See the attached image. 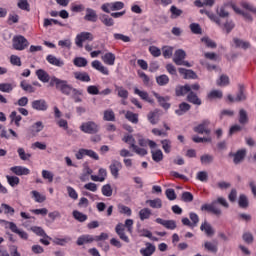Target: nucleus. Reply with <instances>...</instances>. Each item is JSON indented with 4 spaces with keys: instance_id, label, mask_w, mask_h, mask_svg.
<instances>
[{
    "instance_id": "obj_1",
    "label": "nucleus",
    "mask_w": 256,
    "mask_h": 256,
    "mask_svg": "<svg viewBox=\"0 0 256 256\" xmlns=\"http://www.w3.org/2000/svg\"><path fill=\"white\" fill-rule=\"evenodd\" d=\"M49 86L55 87L56 91H59L60 93H62V95H66V96L71 95V93H75V95L79 93L77 89L74 88L73 85L69 84L67 80H62L55 76H53L50 79Z\"/></svg>"
},
{
    "instance_id": "obj_2",
    "label": "nucleus",
    "mask_w": 256,
    "mask_h": 256,
    "mask_svg": "<svg viewBox=\"0 0 256 256\" xmlns=\"http://www.w3.org/2000/svg\"><path fill=\"white\" fill-rule=\"evenodd\" d=\"M100 129L101 126L93 121L84 122L80 126V130L88 135H97Z\"/></svg>"
},
{
    "instance_id": "obj_3",
    "label": "nucleus",
    "mask_w": 256,
    "mask_h": 256,
    "mask_svg": "<svg viewBox=\"0 0 256 256\" xmlns=\"http://www.w3.org/2000/svg\"><path fill=\"white\" fill-rule=\"evenodd\" d=\"M0 223H4V225H9L10 231H12V233H16V235H19L21 239H24V241H27V239H29V234H27V232L23 230H19V228H17V224H15L14 222L0 219Z\"/></svg>"
},
{
    "instance_id": "obj_4",
    "label": "nucleus",
    "mask_w": 256,
    "mask_h": 256,
    "mask_svg": "<svg viewBox=\"0 0 256 256\" xmlns=\"http://www.w3.org/2000/svg\"><path fill=\"white\" fill-rule=\"evenodd\" d=\"M93 39H95V37L91 32H81L76 36L75 44L80 49H83V43H85V41L91 42Z\"/></svg>"
},
{
    "instance_id": "obj_5",
    "label": "nucleus",
    "mask_w": 256,
    "mask_h": 256,
    "mask_svg": "<svg viewBox=\"0 0 256 256\" xmlns=\"http://www.w3.org/2000/svg\"><path fill=\"white\" fill-rule=\"evenodd\" d=\"M125 3L121 1L112 2V3H105L101 6L102 11L104 13H111V11H121V9H124Z\"/></svg>"
},
{
    "instance_id": "obj_6",
    "label": "nucleus",
    "mask_w": 256,
    "mask_h": 256,
    "mask_svg": "<svg viewBox=\"0 0 256 256\" xmlns=\"http://www.w3.org/2000/svg\"><path fill=\"white\" fill-rule=\"evenodd\" d=\"M13 47L16 51H23L29 47V41L26 40L25 36H15L13 38Z\"/></svg>"
},
{
    "instance_id": "obj_7",
    "label": "nucleus",
    "mask_w": 256,
    "mask_h": 256,
    "mask_svg": "<svg viewBox=\"0 0 256 256\" xmlns=\"http://www.w3.org/2000/svg\"><path fill=\"white\" fill-rule=\"evenodd\" d=\"M85 155L87 157H91V159H94V161H99V155L96 154L95 151L89 150V149H83V148L80 149L78 153H76V159L81 160L83 159V157H85Z\"/></svg>"
},
{
    "instance_id": "obj_8",
    "label": "nucleus",
    "mask_w": 256,
    "mask_h": 256,
    "mask_svg": "<svg viewBox=\"0 0 256 256\" xmlns=\"http://www.w3.org/2000/svg\"><path fill=\"white\" fill-rule=\"evenodd\" d=\"M109 169L114 179H119V171L123 169V164L119 160H112Z\"/></svg>"
},
{
    "instance_id": "obj_9",
    "label": "nucleus",
    "mask_w": 256,
    "mask_h": 256,
    "mask_svg": "<svg viewBox=\"0 0 256 256\" xmlns=\"http://www.w3.org/2000/svg\"><path fill=\"white\" fill-rule=\"evenodd\" d=\"M209 120H204L201 124L194 127L193 131L194 133H198L199 135H211V129H209Z\"/></svg>"
},
{
    "instance_id": "obj_10",
    "label": "nucleus",
    "mask_w": 256,
    "mask_h": 256,
    "mask_svg": "<svg viewBox=\"0 0 256 256\" xmlns=\"http://www.w3.org/2000/svg\"><path fill=\"white\" fill-rule=\"evenodd\" d=\"M154 97L157 98V101L163 109L167 110L171 108V104L168 101H171V96H161L159 93L154 92L153 93Z\"/></svg>"
},
{
    "instance_id": "obj_11",
    "label": "nucleus",
    "mask_w": 256,
    "mask_h": 256,
    "mask_svg": "<svg viewBox=\"0 0 256 256\" xmlns=\"http://www.w3.org/2000/svg\"><path fill=\"white\" fill-rule=\"evenodd\" d=\"M246 155H247V150L245 149L238 150L236 153H233V152L229 153V157H234L233 163L235 165H239V163L244 161Z\"/></svg>"
},
{
    "instance_id": "obj_12",
    "label": "nucleus",
    "mask_w": 256,
    "mask_h": 256,
    "mask_svg": "<svg viewBox=\"0 0 256 256\" xmlns=\"http://www.w3.org/2000/svg\"><path fill=\"white\" fill-rule=\"evenodd\" d=\"M32 109L35 111H47L49 109V105L45 99H39L32 101Z\"/></svg>"
},
{
    "instance_id": "obj_13",
    "label": "nucleus",
    "mask_w": 256,
    "mask_h": 256,
    "mask_svg": "<svg viewBox=\"0 0 256 256\" xmlns=\"http://www.w3.org/2000/svg\"><path fill=\"white\" fill-rule=\"evenodd\" d=\"M201 211H207L208 213H213L214 215H221V209L216 206V202L211 204H203L201 206Z\"/></svg>"
},
{
    "instance_id": "obj_14",
    "label": "nucleus",
    "mask_w": 256,
    "mask_h": 256,
    "mask_svg": "<svg viewBox=\"0 0 256 256\" xmlns=\"http://www.w3.org/2000/svg\"><path fill=\"white\" fill-rule=\"evenodd\" d=\"M97 19H99L97 11H95L93 8H87L86 14L84 16V21H88L90 23H97Z\"/></svg>"
},
{
    "instance_id": "obj_15",
    "label": "nucleus",
    "mask_w": 256,
    "mask_h": 256,
    "mask_svg": "<svg viewBox=\"0 0 256 256\" xmlns=\"http://www.w3.org/2000/svg\"><path fill=\"white\" fill-rule=\"evenodd\" d=\"M155 221L170 231L177 229V222H175V220H163L162 218H157Z\"/></svg>"
},
{
    "instance_id": "obj_16",
    "label": "nucleus",
    "mask_w": 256,
    "mask_h": 256,
    "mask_svg": "<svg viewBox=\"0 0 256 256\" xmlns=\"http://www.w3.org/2000/svg\"><path fill=\"white\" fill-rule=\"evenodd\" d=\"M191 93V86L189 84H186L184 86L178 85L175 88V95L176 97H184V95H187Z\"/></svg>"
},
{
    "instance_id": "obj_17",
    "label": "nucleus",
    "mask_w": 256,
    "mask_h": 256,
    "mask_svg": "<svg viewBox=\"0 0 256 256\" xmlns=\"http://www.w3.org/2000/svg\"><path fill=\"white\" fill-rule=\"evenodd\" d=\"M185 57H187V53L183 49L176 50L173 58L175 65H181Z\"/></svg>"
},
{
    "instance_id": "obj_18",
    "label": "nucleus",
    "mask_w": 256,
    "mask_h": 256,
    "mask_svg": "<svg viewBox=\"0 0 256 256\" xmlns=\"http://www.w3.org/2000/svg\"><path fill=\"white\" fill-rule=\"evenodd\" d=\"M134 93H135V95H139V97L141 99H143V101H147V103H150L151 105H153L155 103V100H153V98L149 97V93H147L145 91H141V90H139V88H135Z\"/></svg>"
},
{
    "instance_id": "obj_19",
    "label": "nucleus",
    "mask_w": 256,
    "mask_h": 256,
    "mask_svg": "<svg viewBox=\"0 0 256 256\" xmlns=\"http://www.w3.org/2000/svg\"><path fill=\"white\" fill-rule=\"evenodd\" d=\"M45 129V126L43 125V122L38 121L35 122L31 127H30V134L32 137H35L37 133H41Z\"/></svg>"
},
{
    "instance_id": "obj_20",
    "label": "nucleus",
    "mask_w": 256,
    "mask_h": 256,
    "mask_svg": "<svg viewBox=\"0 0 256 256\" xmlns=\"http://www.w3.org/2000/svg\"><path fill=\"white\" fill-rule=\"evenodd\" d=\"M10 171H12V173H14V175H29V173H31V170H29L26 167L23 166H14L10 168Z\"/></svg>"
},
{
    "instance_id": "obj_21",
    "label": "nucleus",
    "mask_w": 256,
    "mask_h": 256,
    "mask_svg": "<svg viewBox=\"0 0 256 256\" xmlns=\"http://www.w3.org/2000/svg\"><path fill=\"white\" fill-rule=\"evenodd\" d=\"M115 231L122 241L129 243V237H127L125 234V228L123 227V224L119 223L116 226Z\"/></svg>"
},
{
    "instance_id": "obj_22",
    "label": "nucleus",
    "mask_w": 256,
    "mask_h": 256,
    "mask_svg": "<svg viewBox=\"0 0 256 256\" xmlns=\"http://www.w3.org/2000/svg\"><path fill=\"white\" fill-rule=\"evenodd\" d=\"M92 67L102 73V75H109V69L103 66V64L99 60H94L92 62Z\"/></svg>"
},
{
    "instance_id": "obj_23",
    "label": "nucleus",
    "mask_w": 256,
    "mask_h": 256,
    "mask_svg": "<svg viewBox=\"0 0 256 256\" xmlns=\"http://www.w3.org/2000/svg\"><path fill=\"white\" fill-rule=\"evenodd\" d=\"M31 231L35 233V235H38V237H43L44 239H48L51 241V237L45 233V230L39 226H33L31 227Z\"/></svg>"
},
{
    "instance_id": "obj_24",
    "label": "nucleus",
    "mask_w": 256,
    "mask_h": 256,
    "mask_svg": "<svg viewBox=\"0 0 256 256\" xmlns=\"http://www.w3.org/2000/svg\"><path fill=\"white\" fill-rule=\"evenodd\" d=\"M178 71H179L180 75H184V79H197V74L193 70L179 68Z\"/></svg>"
},
{
    "instance_id": "obj_25",
    "label": "nucleus",
    "mask_w": 256,
    "mask_h": 256,
    "mask_svg": "<svg viewBox=\"0 0 256 256\" xmlns=\"http://www.w3.org/2000/svg\"><path fill=\"white\" fill-rule=\"evenodd\" d=\"M187 111H191V106L189 103L187 102H182L179 104V108L177 110H175L176 115H185V113H187Z\"/></svg>"
},
{
    "instance_id": "obj_26",
    "label": "nucleus",
    "mask_w": 256,
    "mask_h": 256,
    "mask_svg": "<svg viewBox=\"0 0 256 256\" xmlns=\"http://www.w3.org/2000/svg\"><path fill=\"white\" fill-rule=\"evenodd\" d=\"M74 77L77 81H82L83 83H89L91 81V76L87 72H75Z\"/></svg>"
},
{
    "instance_id": "obj_27",
    "label": "nucleus",
    "mask_w": 256,
    "mask_h": 256,
    "mask_svg": "<svg viewBox=\"0 0 256 256\" xmlns=\"http://www.w3.org/2000/svg\"><path fill=\"white\" fill-rule=\"evenodd\" d=\"M155 250H156L155 245L148 242L146 243V248H142L140 250V253L143 256H151L153 255V253H155Z\"/></svg>"
},
{
    "instance_id": "obj_28",
    "label": "nucleus",
    "mask_w": 256,
    "mask_h": 256,
    "mask_svg": "<svg viewBox=\"0 0 256 256\" xmlns=\"http://www.w3.org/2000/svg\"><path fill=\"white\" fill-rule=\"evenodd\" d=\"M233 41H234L235 47L237 49L247 50V49H250V47H251V43H249L247 41H243L239 38H234Z\"/></svg>"
},
{
    "instance_id": "obj_29",
    "label": "nucleus",
    "mask_w": 256,
    "mask_h": 256,
    "mask_svg": "<svg viewBox=\"0 0 256 256\" xmlns=\"http://www.w3.org/2000/svg\"><path fill=\"white\" fill-rule=\"evenodd\" d=\"M200 230L204 231L208 237H213V235H215V230H213V227L211 224L207 223V221L201 224Z\"/></svg>"
},
{
    "instance_id": "obj_30",
    "label": "nucleus",
    "mask_w": 256,
    "mask_h": 256,
    "mask_svg": "<svg viewBox=\"0 0 256 256\" xmlns=\"http://www.w3.org/2000/svg\"><path fill=\"white\" fill-rule=\"evenodd\" d=\"M187 101L188 103H192V105H201L202 101L197 96V94L193 91H190V93L187 95Z\"/></svg>"
},
{
    "instance_id": "obj_31",
    "label": "nucleus",
    "mask_w": 256,
    "mask_h": 256,
    "mask_svg": "<svg viewBox=\"0 0 256 256\" xmlns=\"http://www.w3.org/2000/svg\"><path fill=\"white\" fill-rule=\"evenodd\" d=\"M99 19L101 23L105 25V27H113V25H115V20H113V18L109 17L107 14L100 15Z\"/></svg>"
},
{
    "instance_id": "obj_32",
    "label": "nucleus",
    "mask_w": 256,
    "mask_h": 256,
    "mask_svg": "<svg viewBox=\"0 0 256 256\" xmlns=\"http://www.w3.org/2000/svg\"><path fill=\"white\" fill-rule=\"evenodd\" d=\"M36 75H37L38 79L40 81H42V83H49V80L51 79V77L49 76V73H47L43 69L37 70Z\"/></svg>"
},
{
    "instance_id": "obj_33",
    "label": "nucleus",
    "mask_w": 256,
    "mask_h": 256,
    "mask_svg": "<svg viewBox=\"0 0 256 256\" xmlns=\"http://www.w3.org/2000/svg\"><path fill=\"white\" fill-rule=\"evenodd\" d=\"M46 61H48V63H50V65H55L56 67H63V65H65V63L63 61H61L60 59H58L57 57H55L53 55H48L46 57Z\"/></svg>"
},
{
    "instance_id": "obj_34",
    "label": "nucleus",
    "mask_w": 256,
    "mask_h": 256,
    "mask_svg": "<svg viewBox=\"0 0 256 256\" xmlns=\"http://www.w3.org/2000/svg\"><path fill=\"white\" fill-rule=\"evenodd\" d=\"M239 123L240 125H247V123H249V115L247 114V110H239Z\"/></svg>"
},
{
    "instance_id": "obj_35",
    "label": "nucleus",
    "mask_w": 256,
    "mask_h": 256,
    "mask_svg": "<svg viewBox=\"0 0 256 256\" xmlns=\"http://www.w3.org/2000/svg\"><path fill=\"white\" fill-rule=\"evenodd\" d=\"M246 100H247V95H245V86L239 85V90L236 95L235 101L239 103L241 101H246Z\"/></svg>"
},
{
    "instance_id": "obj_36",
    "label": "nucleus",
    "mask_w": 256,
    "mask_h": 256,
    "mask_svg": "<svg viewBox=\"0 0 256 256\" xmlns=\"http://www.w3.org/2000/svg\"><path fill=\"white\" fill-rule=\"evenodd\" d=\"M95 239L91 235H82L77 239V245H85V243H93Z\"/></svg>"
},
{
    "instance_id": "obj_37",
    "label": "nucleus",
    "mask_w": 256,
    "mask_h": 256,
    "mask_svg": "<svg viewBox=\"0 0 256 256\" xmlns=\"http://www.w3.org/2000/svg\"><path fill=\"white\" fill-rule=\"evenodd\" d=\"M125 118L131 123H134V125H137V123H139V114H135L131 111L126 112Z\"/></svg>"
},
{
    "instance_id": "obj_38",
    "label": "nucleus",
    "mask_w": 256,
    "mask_h": 256,
    "mask_svg": "<svg viewBox=\"0 0 256 256\" xmlns=\"http://www.w3.org/2000/svg\"><path fill=\"white\" fill-rule=\"evenodd\" d=\"M72 215H73L74 219H76V221H79V223H85V221H87V215L83 214V212L74 210L72 212Z\"/></svg>"
},
{
    "instance_id": "obj_39",
    "label": "nucleus",
    "mask_w": 256,
    "mask_h": 256,
    "mask_svg": "<svg viewBox=\"0 0 256 256\" xmlns=\"http://www.w3.org/2000/svg\"><path fill=\"white\" fill-rule=\"evenodd\" d=\"M238 205L241 209H247V207H249V199H247V196H245V194H241L239 196Z\"/></svg>"
},
{
    "instance_id": "obj_40",
    "label": "nucleus",
    "mask_w": 256,
    "mask_h": 256,
    "mask_svg": "<svg viewBox=\"0 0 256 256\" xmlns=\"http://www.w3.org/2000/svg\"><path fill=\"white\" fill-rule=\"evenodd\" d=\"M146 203H148L150 207H152V209H161V207H163V202L161 201V198L147 200Z\"/></svg>"
},
{
    "instance_id": "obj_41",
    "label": "nucleus",
    "mask_w": 256,
    "mask_h": 256,
    "mask_svg": "<svg viewBox=\"0 0 256 256\" xmlns=\"http://www.w3.org/2000/svg\"><path fill=\"white\" fill-rule=\"evenodd\" d=\"M103 61L106 65H115V54L108 52L103 56Z\"/></svg>"
},
{
    "instance_id": "obj_42",
    "label": "nucleus",
    "mask_w": 256,
    "mask_h": 256,
    "mask_svg": "<svg viewBox=\"0 0 256 256\" xmlns=\"http://www.w3.org/2000/svg\"><path fill=\"white\" fill-rule=\"evenodd\" d=\"M156 83H158V85L160 87H164V85H168L169 84V76L162 74L160 76L156 77Z\"/></svg>"
},
{
    "instance_id": "obj_43",
    "label": "nucleus",
    "mask_w": 256,
    "mask_h": 256,
    "mask_svg": "<svg viewBox=\"0 0 256 256\" xmlns=\"http://www.w3.org/2000/svg\"><path fill=\"white\" fill-rule=\"evenodd\" d=\"M162 55H163L164 59H171V57H173V47L163 46L162 47Z\"/></svg>"
},
{
    "instance_id": "obj_44",
    "label": "nucleus",
    "mask_w": 256,
    "mask_h": 256,
    "mask_svg": "<svg viewBox=\"0 0 256 256\" xmlns=\"http://www.w3.org/2000/svg\"><path fill=\"white\" fill-rule=\"evenodd\" d=\"M204 248L206 249V251H209L210 253H217L218 251L217 242H205Z\"/></svg>"
},
{
    "instance_id": "obj_45",
    "label": "nucleus",
    "mask_w": 256,
    "mask_h": 256,
    "mask_svg": "<svg viewBox=\"0 0 256 256\" xmlns=\"http://www.w3.org/2000/svg\"><path fill=\"white\" fill-rule=\"evenodd\" d=\"M116 91H118V97H120L121 99L129 98V91L123 88V86H116Z\"/></svg>"
},
{
    "instance_id": "obj_46",
    "label": "nucleus",
    "mask_w": 256,
    "mask_h": 256,
    "mask_svg": "<svg viewBox=\"0 0 256 256\" xmlns=\"http://www.w3.org/2000/svg\"><path fill=\"white\" fill-rule=\"evenodd\" d=\"M170 13L171 19H177V17H181V15H183V10L177 8V6H171Z\"/></svg>"
},
{
    "instance_id": "obj_47",
    "label": "nucleus",
    "mask_w": 256,
    "mask_h": 256,
    "mask_svg": "<svg viewBox=\"0 0 256 256\" xmlns=\"http://www.w3.org/2000/svg\"><path fill=\"white\" fill-rule=\"evenodd\" d=\"M31 195L36 203H43L47 199L45 196L41 195V193L37 192V190H33Z\"/></svg>"
},
{
    "instance_id": "obj_48",
    "label": "nucleus",
    "mask_w": 256,
    "mask_h": 256,
    "mask_svg": "<svg viewBox=\"0 0 256 256\" xmlns=\"http://www.w3.org/2000/svg\"><path fill=\"white\" fill-rule=\"evenodd\" d=\"M6 179H7V182L9 183L10 187H17V185H19V183L21 181L19 179V177H17V176H9V175H7Z\"/></svg>"
},
{
    "instance_id": "obj_49",
    "label": "nucleus",
    "mask_w": 256,
    "mask_h": 256,
    "mask_svg": "<svg viewBox=\"0 0 256 256\" xmlns=\"http://www.w3.org/2000/svg\"><path fill=\"white\" fill-rule=\"evenodd\" d=\"M151 153L153 161H155V163H160V161L163 159V151L158 149L156 151H151Z\"/></svg>"
},
{
    "instance_id": "obj_50",
    "label": "nucleus",
    "mask_w": 256,
    "mask_h": 256,
    "mask_svg": "<svg viewBox=\"0 0 256 256\" xmlns=\"http://www.w3.org/2000/svg\"><path fill=\"white\" fill-rule=\"evenodd\" d=\"M171 144L172 142L169 139L161 140L162 149L164 150L165 153H171Z\"/></svg>"
},
{
    "instance_id": "obj_51",
    "label": "nucleus",
    "mask_w": 256,
    "mask_h": 256,
    "mask_svg": "<svg viewBox=\"0 0 256 256\" xmlns=\"http://www.w3.org/2000/svg\"><path fill=\"white\" fill-rule=\"evenodd\" d=\"M139 217L141 221H145V219H149L151 217V210L149 208H143L139 211Z\"/></svg>"
},
{
    "instance_id": "obj_52",
    "label": "nucleus",
    "mask_w": 256,
    "mask_h": 256,
    "mask_svg": "<svg viewBox=\"0 0 256 256\" xmlns=\"http://www.w3.org/2000/svg\"><path fill=\"white\" fill-rule=\"evenodd\" d=\"M17 6L22 11H31V5H29L27 0H19Z\"/></svg>"
},
{
    "instance_id": "obj_53",
    "label": "nucleus",
    "mask_w": 256,
    "mask_h": 256,
    "mask_svg": "<svg viewBox=\"0 0 256 256\" xmlns=\"http://www.w3.org/2000/svg\"><path fill=\"white\" fill-rule=\"evenodd\" d=\"M103 120L104 121H115V112H113V110H111V109L105 110Z\"/></svg>"
},
{
    "instance_id": "obj_54",
    "label": "nucleus",
    "mask_w": 256,
    "mask_h": 256,
    "mask_svg": "<svg viewBox=\"0 0 256 256\" xmlns=\"http://www.w3.org/2000/svg\"><path fill=\"white\" fill-rule=\"evenodd\" d=\"M242 239L244 242L247 243V245H251L253 241H255V237H253V234L251 232H244L242 235Z\"/></svg>"
},
{
    "instance_id": "obj_55",
    "label": "nucleus",
    "mask_w": 256,
    "mask_h": 256,
    "mask_svg": "<svg viewBox=\"0 0 256 256\" xmlns=\"http://www.w3.org/2000/svg\"><path fill=\"white\" fill-rule=\"evenodd\" d=\"M102 195H104V197H111V195H113V188L111 187V184L102 186Z\"/></svg>"
},
{
    "instance_id": "obj_56",
    "label": "nucleus",
    "mask_w": 256,
    "mask_h": 256,
    "mask_svg": "<svg viewBox=\"0 0 256 256\" xmlns=\"http://www.w3.org/2000/svg\"><path fill=\"white\" fill-rule=\"evenodd\" d=\"M76 67H87V59L83 57H77L73 61Z\"/></svg>"
},
{
    "instance_id": "obj_57",
    "label": "nucleus",
    "mask_w": 256,
    "mask_h": 256,
    "mask_svg": "<svg viewBox=\"0 0 256 256\" xmlns=\"http://www.w3.org/2000/svg\"><path fill=\"white\" fill-rule=\"evenodd\" d=\"M209 99H223V92L221 90H213L208 94Z\"/></svg>"
},
{
    "instance_id": "obj_58",
    "label": "nucleus",
    "mask_w": 256,
    "mask_h": 256,
    "mask_svg": "<svg viewBox=\"0 0 256 256\" xmlns=\"http://www.w3.org/2000/svg\"><path fill=\"white\" fill-rule=\"evenodd\" d=\"M157 117V111L154 112H150L147 115L148 121L151 123V125H157L159 123V118H155Z\"/></svg>"
},
{
    "instance_id": "obj_59",
    "label": "nucleus",
    "mask_w": 256,
    "mask_h": 256,
    "mask_svg": "<svg viewBox=\"0 0 256 256\" xmlns=\"http://www.w3.org/2000/svg\"><path fill=\"white\" fill-rule=\"evenodd\" d=\"M241 7H243V9H246V11H250V13H254L256 15V8L255 6H253V4L243 1L241 2Z\"/></svg>"
},
{
    "instance_id": "obj_60",
    "label": "nucleus",
    "mask_w": 256,
    "mask_h": 256,
    "mask_svg": "<svg viewBox=\"0 0 256 256\" xmlns=\"http://www.w3.org/2000/svg\"><path fill=\"white\" fill-rule=\"evenodd\" d=\"M0 91H2V93H11V91H13V85L10 83H1Z\"/></svg>"
},
{
    "instance_id": "obj_61",
    "label": "nucleus",
    "mask_w": 256,
    "mask_h": 256,
    "mask_svg": "<svg viewBox=\"0 0 256 256\" xmlns=\"http://www.w3.org/2000/svg\"><path fill=\"white\" fill-rule=\"evenodd\" d=\"M20 87L23 89V91H27L28 93H35V88L30 84H27L25 80L20 83Z\"/></svg>"
},
{
    "instance_id": "obj_62",
    "label": "nucleus",
    "mask_w": 256,
    "mask_h": 256,
    "mask_svg": "<svg viewBox=\"0 0 256 256\" xmlns=\"http://www.w3.org/2000/svg\"><path fill=\"white\" fill-rule=\"evenodd\" d=\"M213 155L205 154L200 157L202 165H209L213 161Z\"/></svg>"
},
{
    "instance_id": "obj_63",
    "label": "nucleus",
    "mask_w": 256,
    "mask_h": 256,
    "mask_svg": "<svg viewBox=\"0 0 256 256\" xmlns=\"http://www.w3.org/2000/svg\"><path fill=\"white\" fill-rule=\"evenodd\" d=\"M217 85H219V87H227V85H229V76L221 75Z\"/></svg>"
},
{
    "instance_id": "obj_64",
    "label": "nucleus",
    "mask_w": 256,
    "mask_h": 256,
    "mask_svg": "<svg viewBox=\"0 0 256 256\" xmlns=\"http://www.w3.org/2000/svg\"><path fill=\"white\" fill-rule=\"evenodd\" d=\"M87 93L89 95H99V87H97L96 85H90L87 87Z\"/></svg>"
}]
</instances>
